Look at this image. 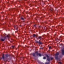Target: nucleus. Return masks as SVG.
<instances>
[{
	"label": "nucleus",
	"instance_id": "nucleus-1",
	"mask_svg": "<svg viewBox=\"0 0 64 64\" xmlns=\"http://www.w3.org/2000/svg\"><path fill=\"white\" fill-rule=\"evenodd\" d=\"M10 36L9 35H7V36L3 38H0V40L2 41H4L7 38H9Z\"/></svg>",
	"mask_w": 64,
	"mask_h": 64
},
{
	"label": "nucleus",
	"instance_id": "nucleus-2",
	"mask_svg": "<svg viewBox=\"0 0 64 64\" xmlns=\"http://www.w3.org/2000/svg\"><path fill=\"white\" fill-rule=\"evenodd\" d=\"M59 55V53L58 52H57L56 54H55V58L56 59V60H58L59 61H60V59L59 58H58V56Z\"/></svg>",
	"mask_w": 64,
	"mask_h": 64
},
{
	"label": "nucleus",
	"instance_id": "nucleus-3",
	"mask_svg": "<svg viewBox=\"0 0 64 64\" xmlns=\"http://www.w3.org/2000/svg\"><path fill=\"white\" fill-rule=\"evenodd\" d=\"M46 56L47 57V60L48 61H49V62H50V59L49 58V56L48 55H46Z\"/></svg>",
	"mask_w": 64,
	"mask_h": 64
},
{
	"label": "nucleus",
	"instance_id": "nucleus-4",
	"mask_svg": "<svg viewBox=\"0 0 64 64\" xmlns=\"http://www.w3.org/2000/svg\"><path fill=\"white\" fill-rule=\"evenodd\" d=\"M35 43H38V44H42V42H40V41H37V40H36L35 41Z\"/></svg>",
	"mask_w": 64,
	"mask_h": 64
},
{
	"label": "nucleus",
	"instance_id": "nucleus-5",
	"mask_svg": "<svg viewBox=\"0 0 64 64\" xmlns=\"http://www.w3.org/2000/svg\"><path fill=\"white\" fill-rule=\"evenodd\" d=\"M62 55H64V46H63V48L62 50Z\"/></svg>",
	"mask_w": 64,
	"mask_h": 64
},
{
	"label": "nucleus",
	"instance_id": "nucleus-6",
	"mask_svg": "<svg viewBox=\"0 0 64 64\" xmlns=\"http://www.w3.org/2000/svg\"><path fill=\"white\" fill-rule=\"evenodd\" d=\"M14 27L16 30H17L18 29V26H14Z\"/></svg>",
	"mask_w": 64,
	"mask_h": 64
},
{
	"label": "nucleus",
	"instance_id": "nucleus-7",
	"mask_svg": "<svg viewBox=\"0 0 64 64\" xmlns=\"http://www.w3.org/2000/svg\"><path fill=\"white\" fill-rule=\"evenodd\" d=\"M2 58L3 59H5V58L4 57V54H2Z\"/></svg>",
	"mask_w": 64,
	"mask_h": 64
},
{
	"label": "nucleus",
	"instance_id": "nucleus-8",
	"mask_svg": "<svg viewBox=\"0 0 64 64\" xmlns=\"http://www.w3.org/2000/svg\"><path fill=\"white\" fill-rule=\"evenodd\" d=\"M5 56L6 57H8V56H9V55L6 54H5Z\"/></svg>",
	"mask_w": 64,
	"mask_h": 64
},
{
	"label": "nucleus",
	"instance_id": "nucleus-9",
	"mask_svg": "<svg viewBox=\"0 0 64 64\" xmlns=\"http://www.w3.org/2000/svg\"><path fill=\"white\" fill-rule=\"evenodd\" d=\"M32 56L34 57H35V54L34 53H33L32 54Z\"/></svg>",
	"mask_w": 64,
	"mask_h": 64
},
{
	"label": "nucleus",
	"instance_id": "nucleus-10",
	"mask_svg": "<svg viewBox=\"0 0 64 64\" xmlns=\"http://www.w3.org/2000/svg\"><path fill=\"white\" fill-rule=\"evenodd\" d=\"M50 63V62H46L45 63V64H49Z\"/></svg>",
	"mask_w": 64,
	"mask_h": 64
},
{
	"label": "nucleus",
	"instance_id": "nucleus-11",
	"mask_svg": "<svg viewBox=\"0 0 64 64\" xmlns=\"http://www.w3.org/2000/svg\"><path fill=\"white\" fill-rule=\"evenodd\" d=\"M38 55H39V56H41V54H38Z\"/></svg>",
	"mask_w": 64,
	"mask_h": 64
},
{
	"label": "nucleus",
	"instance_id": "nucleus-12",
	"mask_svg": "<svg viewBox=\"0 0 64 64\" xmlns=\"http://www.w3.org/2000/svg\"><path fill=\"white\" fill-rule=\"evenodd\" d=\"M41 36H38V38H39L40 39H41Z\"/></svg>",
	"mask_w": 64,
	"mask_h": 64
},
{
	"label": "nucleus",
	"instance_id": "nucleus-13",
	"mask_svg": "<svg viewBox=\"0 0 64 64\" xmlns=\"http://www.w3.org/2000/svg\"><path fill=\"white\" fill-rule=\"evenodd\" d=\"M36 37V35L35 34H33V37Z\"/></svg>",
	"mask_w": 64,
	"mask_h": 64
},
{
	"label": "nucleus",
	"instance_id": "nucleus-14",
	"mask_svg": "<svg viewBox=\"0 0 64 64\" xmlns=\"http://www.w3.org/2000/svg\"><path fill=\"white\" fill-rule=\"evenodd\" d=\"M35 53L36 54H37V55H38V52H36Z\"/></svg>",
	"mask_w": 64,
	"mask_h": 64
},
{
	"label": "nucleus",
	"instance_id": "nucleus-15",
	"mask_svg": "<svg viewBox=\"0 0 64 64\" xmlns=\"http://www.w3.org/2000/svg\"><path fill=\"white\" fill-rule=\"evenodd\" d=\"M21 19H22V20H24V19L23 18H22V17L21 18Z\"/></svg>",
	"mask_w": 64,
	"mask_h": 64
},
{
	"label": "nucleus",
	"instance_id": "nucleus-16",
	"mask_svg": "<svg viewBox=\"0 0 64 64\" xmlns=\"http://www.w3.org/2000/svg\"><path fill=\"white\" fill-rule=\"evenodd\" d=\"M50 58L51 60H53V58Z\"/></svg>",
	"mask_w": 64,
	"mask_h": 64
},
{
	"label": "nucleus",
	"instance_id": "nucleus-17",
	"mask_svg": "<svg viewBox=\"0 0 64 64\" xmlns=\"http://www.w3.org/2000/svg\"><path fill=\"white\" fill-rule=\"evenodd\" d=\"M36 24H35L34 25V27H36Z\"/></svg>",
	"mask_w": 64,
	"mask_h": 64
},
{
	"label": "nucleus",
	"instance_id": "nucleus-18",
	"mask_svg": "<svg viewBox=\"0 0 64 64\" xmlns=\"http://www.w3.org/2000/svg\"><path fill=\"white\" fill-rule=\"evenodd\" d=\"M63 20H64V18H62V21H63Z\"/></svg>",
	"mask_w": 64,
	"mask_h": 64
},
{
	"label": "nucleus",
	"instance_id": "nucleus-19",
	"mask_svg": "<svg viewBox=\"0 0 64 64\" xmlns=\"http://www.w3.org/2000/svg\"><path fill=\"white\" fill-rule=\"evenodd\" d=\"M42 27V26H38V28H41Z\"/></svg>",
	"mask_w": 64,
	"mask_h": 64
},
{
	"label": "nucleus",
	"instance_id": "nucleus-20",
	"mask_svg": "<svg viewBox=\"0 0 64 64\" xmlns=\"http://www.w3.org/2000/svg\"><path fill=\"white\" fill-rule=\"evenodd\" d=\"M43 58H44V59H46V57H44Z\"/></svg>",
	"mask_w": 64,
	"mask_h": 64
},
{
	"label": "nucleus",
	"instance_id": "nucleus-21",
	"mask_svg": "<svg viewBox=\"0 0 64 64\" xmlns=\"http://www.w3.org/2000/svg\"><path fill=\"white\" fill-rule=\"evenodd\" d=\"M30 7H32V5H31V4H30Z\"/></svg>",
	"mask_w": 64,
	"mask_h": 64
},
{
	"label": "nucleus",
	"instance_id": "nucleus-22",
	"mask_svg": "<svg viewBox=\"0 0 64 64\" xmlns=\"http://www.w3.org/2000/svg\"><path fill=\"white\" fill-rule=\"evenodd\" d=\"M51 46H50L49 47V49H51Z\"/></svg>",
	"mask_w": 64,
	"mask_h": 64
},
{
	"label": "nucleus",
	"instance_id": "nucleus-23",
	"mask_svg": "<svg viewBox=\"0 0 64 64\" xmlns=\"http://www.w3.org/2000/svg\"><path fill=\"white\" fill-rule=\"evenodd\" d=\"M58 63H60V64H61V62H58Z\"/></svg>",
	"mask_w": 64,
	"mask_h": 64
},
{
	"label": "nucleus",
	"instance_id": "nucleus-24",
	"mask_svg": "<svg viewBox=\"0 0 64 64\" xmlns=\"http://www.w3.org/2000/svg\"><path fill=\"white\" fill-rule=\"evenodd\" d=\"M12 47L13 48H14V46H12Z\"/></svg>",
	"mask_w": 64,
	"mask_h": 64
},
{
	"label": "nucleus",
	"instance_id": "nucleus-25",
	"mask_svg": "<svg viewBox=\"0 0 64 64\" xmlns=\"http://www.w3.org/2000/svg\"><path fill=\"white\" fill-rule=\"evenodd\" d=\"M0 59H2V57H0Z\"/></svg>",
	"mask_w": 64,
	"mask_h": 64
},
{
	"label": "nucleus",
	"instance_id": "nucleus-26",
	"mask_svg": "<svg viewBox=\"0 0 64 64\" xmlns=\"http://www.w3.org/2000/svg\"><path fill=\"white\" fill-rule=\"evenodd\" d=\"M49 34H47V35L48 36V35Z\"/></svg>",
	"mask_w": 64,
	"mask_h": 64
},
{
	"label": "nucleus",
	"instance_id": "nucleus-27",
	"mask_svg": "<svg viewBox=\"0 0 64 64\" xmlns=\"http://www.w3.org/2000/svg\"><path fill=\"white\" fill-rule=\"evenodd\" d=\"M24 0L25 1H26V0Z\"/></svg>",
	"mask_w": 64,
	"mask_h": 64
},
{
	"label": "nucleus",
	"instance_id": "nucleus-28",
	"mask_svg": "<svg viewBox=\"0 0 64 64\" xmlns=\"http://www.w3.org/2000/svg\"><path fill=\"white\" fill-rule=\"evenodd\" d=\"M51 11H52V10Z\"/></svg>",
	"mask_w": 64,
	"mask_h": 64
},
{
	"label": "nucleus",
	"instance_id": "nucleus-29",
	"mask_svg": "<svg viewBox=\"0 0 64 64\" xmlns=\"http://www.w3.org/2000/svg\"><path fill=\"white\" fill-rule=\"evenodd\" d=\"M61 45H62V44H61Z\"/></svg>",
	"mask_w": 64,
	"mask_h": 64
},
{
	"label": "nucleus",
	"instance_id": "nucleus-30",
	"mask_svg": "<svg viewBox=\"0 0 64 64\" xmlns=\"http://www.w3.org/2000/svg\"><path fill=\"white\" fill-rule=\"evenodd\" d=\"M41 49H42V48Z\"/></svg>",
	"mask_w": 64,
	"mask_h": 64
},
{
	"label": "nucleus",
	"instance_id": "nucleus-31",
	"mask_svg": "<svg viewBox=\"0 0 64 64\" xmlns=\"http://www.w3.org/2000/svg\"><path fill=\"white\" fill-rule=\"evenodd\" d=\"M36 38H37V37H36Z\"/></svg>",
	"mask_w": 64,
	"mask_h": 64
},
{
	"label": "nucleus",
	"instance_id": "nucleus-32",
	"mask_svg": "<svg viewBox=\"0 0 64 64\" xmlns=\"http://www.w3.org/2000/svg\"><path fill=\"white\" fill-rule=\"evenodd\" d=\"M14 9H15V8H14Z\"/></svg>",
	"mask_w": 64,
	"mask_h": 64
}]
</instances>
